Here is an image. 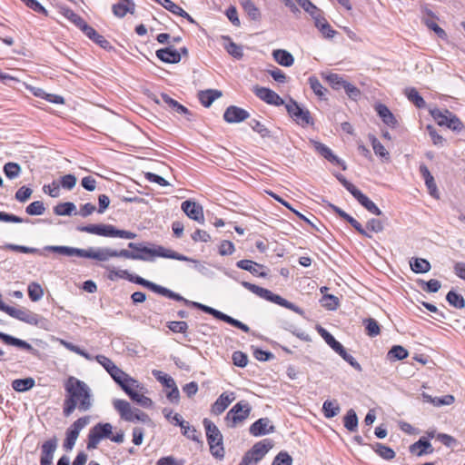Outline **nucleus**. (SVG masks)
Returning a JSON list of instances; mask_svg holds the SVG:
<instances>
[{
  "label": "nucleus",
  "mask_w": 465,
  "mask_h": 465,
  "mask_svg": "<svg viewBox=\"0 0 465 465\" xmlns=\"http://www.w3.org/2000/svg\"><path fill=\"white\" fill-rule=\"evenodd\" d=\"M65 398L63 404V414L69 417L76 409L88 411L93 407L94 400L91 389L83 381L70 377L64 384Z\"/></svg>",
  "instance_id": "nucleus-1"
},
{
  "label": "nucleus",
  "mask_w": 465,
  "mask_h": 465,
  "mask_svg": "<svg viewBox=\"0 0 465 465\" xmlns=\"http://www.w3.org/2000/svg\"><path fill=\"white\" fill-rule=\"evenodd\" d=\"M251 411L249 402L241 401L227 412L224 421L229 428H235L249 417Z\"/></svg>",
  "instance_id": "nucleus-7"
},
{
  "label": "nucleus",
  "mask_w": 465,
  "mask_h": 465,
  "mask_svg": "<svg viewBox=\"0 0 465 465\" xmlns=\"http://www.w3.org/2000/svg\"><path fill=\"white\" fill-rule=\"evenodd\" d=\"M114 250L111 248H98L94 250V248H89L87 250H83V258L94 259L100 262L108 261L110 258L114 257Z\"/></svg>",
  "instance_id": "nucleus-23"
},
{
  "label": "nucleus",
  "mask_w": 465,
  "mask_h": 465,
  "mask_svg": "<svg viewBox=\"0 0 465 465\" xmlns=\"http://www.w3.org/2000/svg\"><path fill=\"white\" fill-rule=\"evenodd\" d=\"M128 247L134 251L136 254H142L145 256L146 259H140L141 261H153V257H163L170 258L178 261L184 262H194L191 258L176 252L170 249H165L163 246H156L155 248H150L144 246L143 243H136V242H129Z\"/></svg>",
  "instance_id": "nucleus-2"
},
{
  "label": "nucleus",
  "mask_w": 465,
  "mask_h": 465,
  "mask_svg": "<svg viewBox=\"0 0 465 465\" xmlns=\"http://www.w3.org/2000/svg\"><path fill=\"white\" fill-rule=\"evenodd\" d=\"M419 284L424 292L429 293L437 292L441 287L440 282L436 279H431L428 282L420 280Z\"/></svg>",
  "instance_id": "nucleus-56"
},
{
  "label": "nucleus",
  "mask_w": 465,
  "mask_h": 465,
  "mask_svg": "<svg viewBox=\"0 0 465 465\" xmlns=\"http://www.w3.org/2000/svg\"><path fill=\"white\" fill-rule=\"evenodd\" d=\"M90 40H92L93 42H94L96 45H98L100 47L104 48V49H111L112 46L109 43V41H107L103 35H101L100 34H98L94 28H93L92 26H90L88 25V26L84 30L83 32Z\"/></svg>",
  "instance_id": "nucleus-33"
},
{
  "label": "nucleus",
  "mask_w": 465,
  "mask_h": 465,
  "mask_svg": "<svg viewBox=\"0 0 465 465\" xmlns=\"http://www.w3.org/2000/svg\"><path fill=\"white\" fill-rule=\"evenodd\" d=\"M144 389L143 386V389L136 388L133 385L126 386L123 391L131 398L132 401L137 402L139 405H141L143 408H150L153 405V401L144 396L143 393H140Z\"/></svg>",
  "instance_id": "nucleus-18"
},
{
  "label": "nucleus",
  "mask_w": 465,
  "mask_h": 465,
  "mask_svg": "<svg viewBox=\"0 0 465 465\" xmlns=\"http://www.w3.org/2000/svg\"><path fill=\"white\" fill-rule=\"evenodd\" d=\"M366 332L371 337H375L380 334L381 329L378 322L372 318L364 321Z\"/></svg>",
  "instance_id": "nucleus-59"
},
{
  "label": "nucleus",
  "mask_w": 465,
  "mask_h": 465,
  "mask_svg": "<svg viewBox=\"0 0 465 465\" xmlns=\"http://www.w3.org/2000/svg\"><path fill=\"white\" fill-rule=\"evenodd\" d=\"M425 15L426 16H424L422 18L424 24L430 29L432 30L440 38H444L446 37V33L445 31L440 27L437 23L435 22L434 18V14L432 13L431 10H429V9H426L425 10Z\"/></svg>",
  "instance_id": "nucleus-36"
},
{
  "label": "nucleus",
  "mask_w": 465,
  "mask_h": 465,
  "mask_svg": "<svg viewBox=\"0 0 465 465\" xmlns=\"http://www.w3.org/2000/svg\"><path fill=\"white\" fill-rule=\"evenodd\" d=\"M236 266L242 270L250 272L252 275L265 277L266 272H262L258 269L263 266L251 260H240L237 262Z\"/></svg>",
  "instance_id": "nucleus-35"
},
{
  "label": "nucleus",
  "mask_w": 465,
  "mask_h": 465,
  "mask_svg": "<svg viewBox=\"0 0 465 465\" xmlns=\"http://www.w3.org/2000/svg\"><path fill=\"white\" fill-rule=\"evenodd\" d=\"M57 448L55 437L45 441L41 448L40 465H53L54 453Z\"/></svg>",
  "instance_id": "nucleus-14"
},
{
  "label": "nucleus",
  "mask_w": 465,
  "mask_h": 465,
  "mask_svg": "<svg viewBox=\"0 0 465 465\" xmlns=\"http://www.w3.org/2000/svg\"><path fill=\"white\" fill-rule=\"evenodd\" d=\"M322 411L327 419H331L339 415L341 406L337 400H326L322 406Z\"/></svg>",
  "instance_id": "nucleus-38"
},
{
  "label": "nucleus",
  "mask_w": 465,
  "mask_h": 465,
  "mask_svg": "<svg viewBox=\"0 0 465 465\" xmlns=\"http://www.w3.org/2000/svg\"><path fill=\"white\" fill-rule=\"evenodd\" d=\"M329 288L322 286V307L329 311H335L340 306V298L336 295L330 294Z\"/></svg>",
  "instance_id": "nucleus-28"
},
{
  "label": "nucleus",
  "mask_w": 465,
  "mask_h": 465,
  "mask_svg": "<svg viewBox=\"0 0 465 465\" xmlns=\"http://www.w3.org/2000/svg\"><path fill=\"white\" fill-rule=\"evenodd\" d=\"M242 285L245 289L249 290L250 292L258 295L261 298H263L267 301H270L272 302H274V303L283 306L285 308L293 310L295 312L298 311V308L293 303L283 299L282 297H281L278 294L272 293L271 291H269L265 288L260 287L258 285H255V284L248 282H242Z\"/></svg>",
  "instance_id": "nucleus-6"
},
{
  "label": "nucleus",
  "mask_w": 465,
  "mask_h": 465,
  "mask_svg": "<svg viewBox=\"0 0 465 465\" xmlns=\"http://www.w3.org/2000/svg\"><path fill=\"white\" fill-rule=\"evenodd\" d=\"M430 114L439 125L446 126L452 131L460 132L464 127L462 122L449 110L441 111L435 108L430 110Z\"/></svg>",
  "instance_id": "nucleus-8"
},
{
  "label": "nucleus",
  "mask_w": 465,
  "mask_h": 465,
  "mask_svg": "<svg viewBox=\"0 0 465 465\" xmlns=\"http://www.w3.org/2000/svg\"><path fill=\"white\" fill-rule=\"evenodd\" d=\"M78 232H88L104 237H112L113 225L111 224H88V225H78L76 227Z\"/></svg>",
  "instance_id": "nucleus-19"
},
{
  "label": "nucleus",
  "mask_w": 465,
  "mask_h": 465,
  "mask_svg": "<svg viewBox=\"0 0 465 465\" xmlns=\"http://www.w3.org/2000/svg\"><path fill=\"white\" fill-rule=\"evenodd\" d=\"M35 384V379L28 377L16 379L12 381V388L18 392H25L31 390Z\"/></svg>",
  "instance_id": "nucleus-42"
},
{
  "label": "nucleus",
  "mask_w": 465,
  "mask_h": 465,
  "mask_svg": "<svg viewBox=\"0 0 465 465\" xmlns=\"http://www.w3.org/2000/svg\"><path fill=\"white\" fill-rule=\"evenodd\" d=\"M134 4L132 0L124 1L113 5V13L118 17H124L127 13H134Z\"/></svg>",
  "instance_id": "nucleus-39"
},
{
  "label": "nucleus",
  "mask_w": 465,
  "mask_h": 465,
  "mask_svg": "<svg viewBox=\"0 0 465 465\" xmlns=\"http://www.w3.org/2000/svg\"><path fill=\"white\" fill-rule=\"evenodd\" d=\"M187 305H191L193 307H195L208 314H211L213 315L214 318L218 319V320H221V321H224V318L226 316L225 313L214 309V308H212V307H209L207 305H204V304H202V303H199V302H191L189 301V302L186 303Z\"/></svg>",
  "instance_id": "nucleus-45"
},
{
  "label": "nucleus",
  "mask_w": 465,
  "mask_h": 465,
  "mask_svg": "<svg viewBox=\"0 0 465 465\" xmlns=\"http://www.w3.org/2000/svg\"><path fill=\"white\" fill-rule=\"evenodd\" d=\"M75 211H76V206L72 202L61 203L54 207V213L56 215H60V216H66V215L69 216V215H72L73 213L77 214V213Z\"/></svg>",
  "instance_id": "nucleus-43"
},
{
  "label": "nucleus",
  "mask_w": 465,
  "mask_h": 465,
  "mask_svg": "<svg viewBox=\"0 0 465 465\" xmlns=\"http://www.w3.org/2000/svg\"><path fill=\"white\" fill-rule=\"evenodd\" d=\"M254 93L257 97L269 104L279 106L284 104L282 98L269 88L257 86L254 89Z\"/></svg>",
  "instance_id": "nucleus-17"
},
{
  "label": "nucleus",
  "mask_w": 465,
  "mask_h": 465,
  "mask_svg": "<svg viewBox=\"0 0 465 465\" xmlns=\"http://www.w3.org/2000/svg\"><path fill=\"white\" fill-rule=\"evenodd\" d=\"M410 265L415 273H425L431 268L430 262L422 258L411 259Z\"/></svg>",
  "instance_id": "nucleus-44"
},
{
  "label": "nucleus",
  "mask_w": 465,
  "mask_h": 465,
  "mask_svg": "<svg viewBox=\"0 0 465 465\" xmlns=\"http://www.w3.org/2000/svg\"><path fill=\"white\" fill-rule=\"evenodd\" d=\"M274 430L275 427L268 418H261L250 426L249 431L252 436L258 437L273 432Z\"/></svg>",
  "instance_id": "nucleus-21"
},
{
  "label": "nucleus",
  "mask_w": 465,
  "mask_h": 465,
  "mask_svg": "<svg viewBox=\"0 0 465 465\" xmlns=\"http://www.w3.org/2000/svg\"><path fill=\"white\" fill-rule=\"evenodd\" d=\"M249 124L252 127V129L254 132L258 133L262 138L271 136V131L260 121L252 119Z\"/></svg>",
  "instance_id": "nucleus-62"
},
{
  "label": "nucleus",
  "mask_w": 465,
  "mask_h": 465,
  "mask_svg": "<svg viewBox=\"0 0 465 465\" xmlns=\"http://www.w3.org/2000/svg\"><path fill=\"white\" fill-rule=\"evenodd\" d=\"M90 422V416H84L77 419L66 430V437L64 441L65 450H71L79 437L80 431Z\"/></svg>",
  "instance_id": "nucleus-12"
},
{
  "label": "nucleus",
  "mask_w": 465,
  "mask_h": 465,
  "mask_svg": "<svg viewBox=\"0 0 465 465\" xmlns=\"http://www.w3.org/2000/svg\"><path fill=\"white\" fill-rule=\"evenodd\" d=\"M375 111L378 115L381 118L382 122L388 125L389 127L394 128L398 124V121L396 120L393 114L390 111V109L382 104H378L375 106Z\"/></svg>",
  "instance_id": "nucleus-29"
},
{
  "label": "nucleus",
  "mask_w": 465,
  "mask_h": 465,
  "mask_svg": "<svg viewBox=\"0 0 465 465\" xmlns=\"http://www.w3.org/2000/svg\"><path fill=\"white\" fill-rule=\"evenodd\" d=\"M224 38L230 41L229 44L225 45L226 51L234 58L241 59L243 56L242 47L231 41L229 37Z\"/></svg>",
  "instance_id": "nucleus-61"
},
{
  "label": "nucleus",
  "mask_w": 465,
  "mask_h": 465,
  "mask_svg": "<svg viewBox=\"0 0 465 465\" xmlns=\"http://www.w3.org/2000/svg\"><path fill=\"white\" fill-rule=\"evenodd\" d=\"M45 211V207L41 201L33 202L25 208V212L29 215H42Z\"/></svg>",
  "instance_id": "nucleus-64"
},
{
  "label": "nucleus",
  "mask_w": 465,
  "mask_h": 465,
  "mask_svg": "<svg viewBox=\"0 0 465 465\" xmlns=\"http://www.w3.org/2000/svg\"><path fill=\"white\" fill-rule=\"evenodd\" d=\"M371 142L375 154L389 160V152L385 149L381 143L374 136L371 138Z\"/></svg>",
  "instance_id": "nucleus-63"
},
{
  "label": "nucleus",
  "mask_w": 465,
  "mask_h": 465,
  "mask_svg": "<svg viewBox=\"0 0 465 465\" xmlns=\"http://www.w3.org/2000/svg\"><path fill=\"white\" fill-rule=\"evenodd\" d=\"M113 380L124 390L128 385H133L136 388L143 389V384H141L138 381L134 380L124 371H122L118 366L114 365L111 368V371H108Z\"/></svg>",
  "instance_id": "nucleus-13"
},
{
  "label": "nucleus",
  "mask_w": 465,
  "mask_h": 465,
  "mask_svg": "<svg viewBox=\"0 0 465 465\" xmlns=\"http://www.w3.org/2000/svg\"><path fill=\"white\" fill-rule=\"evenodd\" d=\"M27 291L28 296L32 302H38L44 296V289L38 282H30L28 284Z\"/></svg>",
  "instance_id": "nucleus-50"
},
{
  "label": "nucleus",
  "mask_w": 465,
  "mask_h": 465,
  "mask_svg": "<svg viewBox=\"0 0 465 465\" xmlns=\"http://www.w3.org/2000/svg\"><path fill=\"white\" fill-rule=\"evenodd\" d=\"M322 338L336 353L342 351L344 347L341 345V343L336 341L335 338L323 328H322Z\"/></svg>",
  "instance_id": "nucleus-52"
},
{
  "label": "nucleus",
  "mask_w": 465,
  "mask_h": 465,
  "mask_svg": "<svg viewBox=\"0 0 465 465\" xmlns=\"http://www.w3.org/2000/svg\"><path fill=\"white\" fill-rule=\"evenodd\" d=\"M153 375L158 381H160L166 388H171L175 384L174 380L171 376H169L166 373H163L161 371L153 370Z\"/></svg>",
  "instance_id": "nucleus-57"
},
{
  "label": "nucleus",
  "mask_w": 465,
  "mask_h": 465,
  "mask_svg": "<svg viewBox=\"0 0 465 465\" xmlns=\"http://www.w3.org/2000/svg\"><path fill=\"white\" fill-rule=\"evenodd\" d=\"M129 281L135 282L137 284H140L143 287H146V288L150 289L151 291H153L160 295L165 296L169 299H173L177 302H183L184 303L189 302V300L183 298L179 293H176V292L169 290L166 287H163V286L158 285L153 282L147 281L140 276H133L132 275V276H130Z\"/></svg>",
  "instance_id": "nucleus-9"
},
{
  "label": "nucleus",
  "mask_w": 465,
  "mask_h": 465,
  "mask_svg": "<svg viewBox=\"0 0 465 465\" xmlns=\"http://www.w3.org/2000/svg\"><path fill=\"white\" fill-rule=\"evenodd\" d=\"M275 61L282 66H291L294 63V58L291 53L286 50L277 49L272 53Z\"/></svg>",
  "instance_id": "nucleus-40"
},
{
  "label": "nucleus",
  "mask_w": 465,
  "mask_h": 465,
  "mask_svg": "<svg viewBox=\"0 0 465 465\" xmlns=\"http://www.w3.org/2000/svg\"><path fill=\"white\" fill-rule=\"evenodd\" d=\"M285 108L291 118L299 125L306 127L313 125V119L307 109L302 108L293 99L285 104Z\"/></svg>",
  "instance_id": "nucleus-11"
},
{
  "label": "nucleus",
  "mask_w": 465,
  "mask_h": 465,
  "mask_svg": "<svg viewBox=\"0 0 465 465\" xmlns=\"http://www.w3.org/2000/svg\"><path fill=\"white\" fill-rule=\"evenodd\" d=\"M222 96V92L214 89L200 91L198 98L204 107H210L213 101Z\"/></svg>",
  "instance_id": "nucleus-37"
},
{
  "label": "nucleus",
  "mask_w": 465,
  "mask_h": 465,
  "mask_svg": "<svg viewBox=\"0 0 465 465\" xmlns=\"http://www.w3.org/2000/svg\"><path fill=\"white\" fill-rule=\"evenodd\" d=\"M368 212L375 215H381L379 207L364 193L357 200Z\"/></svg>",
  "instance_id": "nucleus-53"
},
{
  "label": "nucleus",
  "mask_w": 465,
  "mask_h": 465,
  "mask_svg": "<svg viewBox=\"0 0 465 465\" xmlns=\"http://www.w3.org/2000/svg\"><path fill=\"white\" fill-rule=\"evenodd\" d=\"M4 173L8 179H15L21 173V166L16 163H6L4 165Z\"/></svg>",
  "instance_id": "nucleus-55"
},
{
  "label": "nucleus",
  "mask_w": 465,
  "mask_h": 465,
  "mask_svg": "<svg viewBox=\"0 0 465 465\" xmlns=\"http://www.w3.org/2000/svg\"><path fill=\"white\" fill-rule=\"evenodd\" d=\"M272 446V442L269 439L256 442L252 449L243 455L239 465H256L263 459Z\"/></svg>",
  "instance_id": "nucleus-5"
},
{
  "label": "nucleus",
  "mask_w": 465,
  "mask_h": 465,
  "mask_svg": "<svg viewBox=\"0 0 465 465\" xmlns=\"http://www.w3.org/2000/svg\"><path fill=\"white\" fill-rule=\"evenodd\" d=\"M325 80L328 82V84L331 86V88L335 90H340L342 88L346 83L345 80H343L342 77H341L337 74H329L326 76H324Z\"/></svg>",
  "instance_id": "nucleus-58"
},
{
  "label": "nucleus",
  "mask_w": 465,
  "mask_h": 465,
  "mask_svg": "<svg viewBox=\"0 0 465 465\" xmlns=\"http://www.w3.org/2000/svg\"><path fill=\"white\" fill-rule=\"evenodd\" d=\"M60 13L74 24L82 32L88 26L87 23L69 7H60Z\"/></svg>",
  "instance_id": "nucleus-32"
},
{
  "label": "nucleus",
  "mask_w": 465,
  "mask_h": 465,
  "mask_svg": "<svg viewBox=\"0 0 465 465\" xmlns=\"http://www.w3.org/2000/svg\"><path fill=\"white\" fill-rule=\"evenodd\" d=\"M337 35H340V33L332 29L330 24L325 19L322 18V36L329 40H333Z\"/></svg>",
  "instance_id": "nucleus-60"
},
{
  "label": "nucleus",
  "mask_w": 465,
  "mask_h": 465,
  "mask_svg": "<svg viewBox=\"0 0 465 465\" xmlns=\"http://www.w3.org/2000/svg\"><path fill=\"white\" fill-rule=\"evenodd\" d=\"M322 157H323L331 167L340 168L341 170L345 171L347 169V165L344 160L339 157L337 154L333 153V151L328 146L322 143Z\"/></svg>",
  "instance_id": "nucleus-24"
},
{
  "label": "nucleus",
  "mask_w": 465,
  "mask_h": 465,
  "mask_svg": "<svg viewBox=\"0 0 465 465\" xmlns=\"http://www.w3.org/2000/svg\"><path fill=\"white\" fill-rule=\"evenodd\" d=\"M242 8L248 16L253 20L258 21L261 18V13L258 7L254 5L252 0H244L242 3Z\"/></svg>",
  "instance_id": "nucleus-48"
},
{
  "label": "nucleus",
  "mask_w": 465,
  "mask_h": 465,
  "mask_svg": "<svg viewBox=\"0 0 465 465\" xmlns=\"http://www.w3.org/2000/svg\"><path fill=\"white\" fill-rule=\"evenodd\" d=\"M46 251H50L52 252L59 253L64 256L72 257L78 256L83 258V250L75 247L70 246H58V245H49L45 248Z\"/></svg>",
  "instance_id": "nucleus-31"
},
{
  "label": "nucleus",
  "mask_w": 465,
  "mask_h": 465,
  "mask_svg": "<svg viewBox=\"0 0 465 465\" xmlns=\"http://www.w3.org/2000/svg\"><path fill=\"white\" fill-rule=\"evenodd\" d=\"M0 339L7 345L15 346V347L21 348L23 350H25V351H28L31 352L36 351L33 348V346L30 343H28L27 341L18 339V338H15L12 335L4 333L2 331H0Z\"/></svg>",
  "instance_id": "nucleus-30"
},
{
  "label": "nucleus",
  "mask_w": 465,
  "mask_h": 465,
  "mask_svg": "<svg viewBox=\"0 0 465 465\" xmlns=\"http://www.w3.org/2000/svg\"><path fill=\"white\" fill-rule=\"evenodd\" d=\"M182 210L185 213V214L190 218L193 219L200 223H203L204 222V216H203V207L190 200H186L183 202L182 203Z\"/></svg>",
  "instance_id": "nucleus-16"
},
{
  "label": "nucleus",
  "mask_w": 465,
  "mask_h": 465,
  "mask_svg": "<svg viewBox=\"0 0 465 465\" xmlns=\"http://www.w3.org/2000/svg\"><path fill=\"white\" fill-rule=\"evenodd\" d=\"M0 311L5 312L9 316L24 322L27 324L35 325V326H43L44 322H45V319L35 312H31L28 309H17L15 307H11L6 305L2 301V294L0 293Z\"/></svg>",
  "instance_id": "nucleus-4"
},
{
  "label": "nucleus",
  "mask_w": 465,
  "mask_h": 465,
  "mask_svg": "<svg viewBox=\"0 0 465 465\" xmlns=\"http://www.w3.org/2000/svg\"><path fill=\"white\" fill-rule=\"evenodd\" d=\"M297 4L313 19L317 28H320V18L317 15L318 8L310 0H296Z\"/></svg>",
  "instance_id": "nucleus-41"
},
{
  "label": "nucleus",
  "mask_w": 465,
  "mask_h": 465,
  "mask_svg": "<svg viewBox=\"0 0 465 465\" xmlns=\"http://www.w3.org/2000/svg\"><path fill=\"white\" fill-rule=\"evenodd\" d=\"M156 56L167 64H177L181 61V54L174 49L173 45L157 50Z\"/></svg>",
  "instance_id": "nucleus-25"
},
{
  "label": "nucleus",
  "mask_w": 465,
  "mask_h": 465,
  "mask_svg": "<svg viewBox=\"0 0 465 465\" xmlns=\"http://www.w3.org/2000/svg\"><path fill=\"white\" fill-rule=\"evenodd\" d=\"M372 448L379 456L386 460H391L395 457V451L382 443L377 442Z\"/></svg>",
  "instance_id": "nucleus-49"
},
{
  "label": "nucleus",
  "mask_w": 465,
  "mask_h": 465,
  "mask_svg": "<svg viewBox=\"0 0 465 465\" xmlns=\"http://www.w3.org/2000/svg\"><path fill=\"white\" fill-rule=\"evenodd\" d=\"M203 424L205 429L206 438L212 455L218 460L223 459L225 452L223 435L218 427L207 418L203 419Z\"/></svg>",
  "instance_id": "nucleus-3"
},
{
  "label": "nucleus",
  "mask_w": 465,
  "mask_h": 465,
  "mask_svg": "<svg viewBox=\"0 0 465 465\" xmlns=\"http://www.w3.org/2000/svg\"><path fill=\"white\" fill-rule=\"evenodd\" d=\"M420 173L425 181V184L429 190L430 194L433 197L438 198V195H437L438 190H437V186H436L434 178L425 164H421L420 166Z\"/></svg>",
  "instance_id": "nucleus-34"
},
{
  "label": "nucleus",
  "mask_w": 465,
  "mask_h": 465,
  "mask_svg": "<svg viewBox=\"0 0 465 465\" xmlns=\"http://www.w3.org/2000/svg\"><path fill=\"white\" fill-rule=\"evenodd\" d=\"M408 351L401 345H394L388 352V359L391 361L404 360L408 357Z\"/></svg>",
  "instance_id": "nucleus-51"
},
{
  "label": "nucleus",
  "mask_w": 465,
  "mask_h": 465,
  "mask_svg": "<svg viewBox=\"0 0 465 465\" xmlns=\"http://www.w3.org/2000/svg\"><path fill=\"white\" fill-rule=\"evenodd\" d=\"M409 450L411 454H415L418 457H421L426 454H430L434 451L430 442L425 437H421L411 444L409 448Z\"/></svg>",
  "instance_id": "nucleus-26"
},
{
  "label": "nucleus",
  "mask_w": 465,
  "mask_h": 465,
  "mask_svg": "<svg viewBox=\"0 0 465 465\" xmlns=\"http://www.w3.org/2000/svg\"><path fill=\"white\" fill-rule=\"evenodd\" d=\"M446 300L450 306L456 309L465 308V299L463 296L455 291H450L446 295Z\"/></svg>",
  "instance_id": "nucleus-47"
},
{
  "label": "nucleus",
  "mask_w": 465,
  "mask_h": 465,
  "mask_svg": "<svg viewBox=\"0 0 465 465\" xmlns=\"http://www.w3.org/2000/svg\"><path fill=\"white\" fill-rule=\"evenodd\" d=\"M408 99L418 108H423L426 105L424 99L420 95L415 88H408L405 91Z\"/></svg>",
  "instance_id": "nucleus-54"
},
{
  "label": "nucleus",
  "mask_w": 465,
  "mask_h": 465,
  "mask_svg": "<svg viewBox=\"0 0 465 465\" xmlns=\"http://www.w3.org/2000/svg\"><path fill=\"white\" fill-rule=\"evenodd\" d=\"M113 405L122 420L129 422L134 421L135 409L132 408L130 402L124 400L115 399L113 401Z\"/></svg>",
  "instance_id": "nucleus-15"
},
{
  "label": "nucleus",
  "mask_w": 465,
  "mask_h": 465,
  "mask_svg": "<svg viewBox=\"0 0 465 465\" xmlns=\"http://www.w3.org/2000/svg\"><path fill=\"white\" fill-rule=\"evenodd\" d=\"M249 113L238 106L230 105L223 114V119L230 124L241 123L249 118Z\"/></svg>",
  "instance_id": "nucleus-20"
},
{
  "label": "nucleus",
  "mask_w": 465,
  "mask_h": 465,
  "mask_svg": "<svg viewBox=\"0 0 465 465\" xmlns=\"http://www.w3.org/2000/svg\"><path fill=\"white\" fill-rule=\"evenodd\" d=\"M113 430V426L111 423H102L99 422L95 424L88 433V439H87V450H94L97 448L98 444L103 439H109L111 438Z\"/></svg>",
  "instance_id": "nucleus-10"
},
{
  "label": "nucleus",
  "mask_w": 465,
  "mask_h": 465,
  "mask_svg": "<svg viewBox=\"0 0 465 465\" xmlns=\"http://www.w3.org/2000/svg\"><path fill=\"white\" fill-rule=\"evenodd\" d=\"M344 427L351 432H354L358 429V417L354 410L350 409L343 419Z\"/></svg>",
  "instance_id": "nucleus-46"
},
{
  "label": "nucleus",
  "mask_w": 465,
  "mask_h": 465,
  "mask_svg": "<svg viewBox=\"0 0 465 465\" xmlns=\"http://www.w3.org/2000/svg\"><path fill=\"white\" fill-rule=\"evenodd\" d=\"M173 420L175 421L176 425L181 427L183 436L193 441L202 443L201 434L197 431V430H192V434H187V430H190V424L188 421L183 420L180 414H174Z\"/></svg>",
  "instance_id": "nucleus-27"
},
{
  "label": "nucleus",
  "mask_w": 465,
  "mask_h": 465,
  "mask_svg": "<svg viewBox=\"0 0 465 465\" xmlns=\"http://www.w3.org/2000/svg\"><path fill=\"white\" fill-rule=\"evenodd\" d=\"M235 397L233 392L222 393L217 400L212 404L211 412L214 415L222 414L228 406L234 401Z\"/></svg>",
  "instance_id": "nucleus-22"
}]
</instances>
